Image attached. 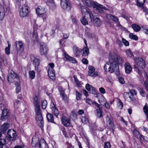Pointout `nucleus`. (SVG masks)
<instances>
[{"label": "nucleus", "mask_w": 148, "mask_h": 148, "mask_svg": "<svg viewBox=\"0 0 148 148\" xmlns=\"http://www.w3.org/2000/svg\"><path fill=\"white\" fill-rule=\"evenodd\" d=\"M109 61L106 63L104 68L106 72L110 73L116 71L118 69V63H121L122 59L114 51H111L109 53Z\"/></svg>", "instance_id": "obj_1"}, {"label": "nucleus", "mask_w": 148, "mask_h": 148, "mask_svg": "<svg viewBox=\"0 0 148 148\" xmlns=\"http://www.w3.org/2000/svg\"><path fill=\"white\" fill-rule=\"evenodd\" d=\"M82 15L84 16L81 18L80 21L82 24L86 25L88 23H91L92 22V13L89 10H87L85 6H83L81 3L79 4Z\"/></svg>", "instance_id": "obj_2"}, {"label": "nucleus", "mask_w": 148, "mask_h": 148, "mask_svg": "<svg viewBox=\"0 0 148 148\" xmlns=\"http://www.w3.org/2000/svg\"><path fill=\"white\" fill-rule=\"evenodd\" d=\"M10 10L8 2L3 1L0 3V21H2L5 14H8Z\"/></svg>", "instance_id": "obj_3"}, {"label": "nucleus", "mask_w": 148, "mask_h": 148, "mask_svg": "<svg viewBox=\"0 0 148 148\" xmlns=\"http://www.w3.org/2000/svg\"><path fill=\"white\" fill-rule=\"evenodd\" d=\"M35 111L36 113V121L37 124L41 127H43L44 121L42 116L40 106H34Z\"/></svg>", "instance_id": "obj_4"}, {"label": "nucleus", "mask_w": 148, "mask_h": 148, "mask_svg": "<svg viewBox=\"0 0 148 148\" xmlns=\"http://www.w3.org/2000/svg\"><path fill=\"white\" fill-rule=\"evenodd\" d=\"M136 64L134 65V69L138 73L141 74V70L145 67V61L142 58L136 59Z\"/></svg>", "instance_id": "obj_5"}, {"label": "nucleus", "mask_w": 148, "mask_h": 148, "mask_svg": "<svg viewBox=\"0 0 148 148\" xmlns=\"http://www.w3.org/2000/svg\"><path fill=\"white\" fill-rule=\"evenodd\" d=\"M29 8L27 4L23 5L21 8L19 7V14L20 16L24 18L28 16L29 15Z\"/></svg>", "instance_id": "obj_6"}, {"label": "nucleus", "mask_w": 148, "mask_h": 148, "mask_svg": "<svg viewBox=\"0 0 148 148\" xmlns=\"http://www.w3.org/2000/svg\"><path fill=\"white\" fill-rule=\"evenodd\" d=\"M8 80L9 82L20 81L19 77L13 71L11 70L8 75Z\"/></svg>", "instance_id": "obj_7"}, {"label": "nucleus", "mask_w": 148, "mask_h": 148, "mask_svg": "<svg viewBox=\"0 0 148 148\" xmlns=\"http://www.w3.org/2000/svg\"><path fill=\"white\" fill-rule=\"evenodd\" d=\"M34 140L35 141V139H33L32 143V146H38L39 148H48L47 144L44 139H40L39 143H37L36 142L35 143L34 142Z\"/></svg>", "instance_id": "obj_8"}, {"label": "nucleus", "mask_w": 148, "mask_h": 148, "mask_svg": "<svg viewBox=\"0 0 148 148\" xmlns=\"http://www.w3.org/2000/svg\"><path fill=\"white\" fill-rule=\"evenodd\" d=\"M17 136V133L14 129L9 130L7 134V139L10 141H13L15 140Z\"/></svg>", "instance_id": "obj_9"}, {"label": "nucleus", "mask_w": 148, "mask_h": 148, "mask_svg": "<svg viewBox=\"0 0 148 148\" xmlns=\"http://www.w3.org/2000/svg\"><path fill=\"white\" fill-rule=\"evenodd\" d=\"M62 8L66 11H69L71 9V4L69 0H61Z\"/></svg>", "instance_id": "obj_10"}, {"label": "nucleus", "mask_w": 148, "mask_h": 148, "mask_svg": "<svg viewBox=\"0 0 148 148\" xmlns=\"http://www.w3.org/2000/svg\"><path fill=\"white\" fill-rule=\"evenodd\" d=\"M48 50L47 46L46 44L43 42L40 43L39 49V52L40 55L43 56L46 55Z\"/></svg>", "instance_id": "obj_11"}, {"label": "nucleus", "mask_w": 148, "mask_h": 148, "mask_svg": "<svg viewBox=\"0 0 148 148\" xmlns=\"http://www.w3.org/2000/svg\"><path fill=\"white\" fill-rule=\"evenodd\" d=\"M31 59L33 62V64L34 66L35 70L38 71V66L40 63V60L36 58L34 55L33 54L31 55Z\"/></svg>", "instance_id": "obj_12"}, {"label": "nucleus", "mask_w": 148, "mask_h": 148, "mask_svg": "<svg viewBox=\"0 0 148 148\" xmlns=\"http://www.w3.org/2000/svg\"><path fill=\"white\" fill-rule=\"evenodd\" d=\"M89 70L88 71V75L92 77H94L98 76L99 75L97 72L95 71V69L93 66H89L88 68Z\"/></svg>", "instance_id": "obj_13"}, {"label": "nucleus", "mask_w": 148, "mask_h": 148, "mask_svg": "<svg viewBox=\"0 0 148 148\" xmlns=\"http://www.w3.org/2000/svg\"><path fill=\"white\" fill-rule=\"evenodd\" d=\"M83 3L87 6L94 8L97 7V3L92 0H82Z\"/></svg>", "instance_id": "obj_14"}, {"label": "nucleus", "mask_w": 148, "mask_h": 148, "mask_svg": "<svg viewBox=\"0 0 148 148\" xmlns=\"http://www.w3.org/2000/svg\"><path fill=\"white\" fill-rule=\"evenodd\" d=\"M56 103L54 100H52L50 104V107L52 110V113L55 116L57 117L59 114L58 110L56 107Z\"/></svg>", "instance_id": "obj_15"}, {"label": "nucleus", "mask_w": 148, "mask_h": 148, "mask_svg": "<svg viewBox=\"0 0 148 148\" xmlns=\"http://www.w3.org/2000/svg\"><path fill=\"white\" fill-rule=\"evenodd\" d=\"M62 51L63 53V56H64L65 57L67 60H68L70 62L73 63H76L77 61L75 59V58L70 56L66 53L65 50H63Z\"/></svg>", "instance_id": "obj_16"}, {"label": "nucleus", "mask_w": 148, "mask_h": 148, "mask_svg": "<svg viewBox=\"0 0 148 148\" xmlns=\"http://www.w3.org/2000/svg\"><path fill=\"white\" fill-rule=\"evenodd\" d=\"M9 110L7 108H4L2 111V115L1 117V119L4 121L8 118L9 115Z\"/></svg>", "instance_id": "obj_17"}, {"label": "nucleus", "mask_w": 148, "mask_h": 148, "mask_svg": "<svg viewBox=\"0 0 148 148\" xmlns=\"http://www.w3.org/2000/svg\"><path fill=\"white\" fill-rule=\"evenodd\" d=\"M36 10V13L39 16L45 14L46 12L45 8L41 6H38Z\"/></svg>", "instance_id": "obj_18"}, {"label": "nucleus", "mask_w": 148, "mask_h": 148, "mask_svg": "<svg viewBox=\"0 0 148 148\" xmlns=\"http://www.w3.org/2000/svg\"><path fill=\"white\" fill-rule=\"evenodd\" d=\"M125 73L126 74H130L132 71V68L130 63L128 62L125 63L124 65Z\"/></svg>", "instance_id": "obj_19"}, {"label": "nucleus", "mask_w": 148, "mask_h": 148, "mask_svg": "<svg viewBox=\"0 0 148 148\" xmlns=\"http://www.w3.org/2000/svg\"><path fill=\"white\" fill-rule=\"evenodd\" d=\"M62 124L65 126L69 127L71 125L70 119L65 116L62 117Z\"/></svg>", "instance_id": "obj_20"}, {"label": "nucleus", "mask_w": 148, "mask_h": 148, "mask_svg": "<svg viewBox=\"0 0 148 148\" xmlns=\"http://www.w3.org/2000/svg\"><path fill=\"white\" fill-rule=\"evenodd\" d=\"M59 90L62 99L64 101H66L68 97L67 95L65 93L64 90L62 88L60 87L59 88Z\"/></svg>", "instance_id": "obj_21"}, {"label": "nucleus", "mask_w": 148, "mask_h": 148, "mask_svg": "<svg viewBox=\"0 0 148 148\" xmlns=\"http://www.w3.org/2000/svg\"><path fill=\"white\" fill-rule=\"evenodd\" d=\"M92 21L95 26L98 27L101 25V22L98 18L94 16L92 14Z\"/></svg>", "instance_id": "obj_22"}, {"label": "nucleus", "mask_w": 148, "mask_h": 148, "mask_svg": "<svg viewBox=\"0 0 148 148\" xmlns=\"http://www.w3.org/2000/svg\"><path fill=\"white\" fill-rule=\"evenodd\" d=\"M97 6L94 8H96L97 10H98V12L100 13L103 12V10H108L107 9H106V7L103 5H100L98 3Z\"/></svg>", "instance_id": "obj_23"}, {"label": "nucleus", "mask_w": 148, "mask_h": 148, "mask_svg": "<svg viewBox=\"0 0 148 148\" xmlns=\"http://www.w3.org/2000/svg\"><path fill=\"white\" fill-rule=\"evenodd\" d=\"M46 3L51 8H55L56 5L53 0H44Z\"/></svg>", "instance_id": "obj_24"}, {"label": "nucleus", "mask_w": 148, "mask_h": 148, "mask_svg": "<svg viewBox=\"0 0 148 148\" xmlns=\"http://www.w3.org/2000/svg\"><path fill=\"white\" fill-rule=\"evenodd\" d=\"M106 121L107 124L110 125L112 128V130H114V125L113 123L111 121L110 118L108 116L106 117Z\"/></svg>", "instance_id": "obj_25"}, {"label": "nucleus", "mask_w": 148, "mask_h": 148, "mask_svg": "<svg viewBox=\"0 0 148 148\" xmlns=\"http://www.w3.org/2000/svg\"><path fill=\"white\" fill-rule=\"evenodd\" d=\"M81 52L82 53V55L83 56H88L89 53V50L87 47H84L81 50Z\"/></svg>", "instance_id": "obj_26"}, {"label": "nucleus", "mask_w": 148, "mask_h": 148, "mask_svg": "<svg viewBox=\"0 0 148 148\" xmlns=\"http://www.w3.org/2000/svg\"><path fill=\"white\" fill-rule=\"evenodd\" d=\"M48 74L49 77L52 79H55V71H48Z\"/></svg>", "instance_id": "obj_27"}, {"label": "nucleus", "mask_w": 148, "mask_h": 148, "mask_svg": "<svg viewBox=\"0 0 148 148\" xmlns=\"http://www.w3.org/2000/svg\"><path fill=\"white\" fill-rule=\"evenodd\" d=\"M124 97L125 99L128 101H130L132 100V97L131 96L129 92H125L124 93Z\"/></svg>", "instance_id": "obj_28"}, {"label": "nucleus", "mask_w": 148, "mask_h": 148, "mask_svg": "<svg viewBox=\"0 0 148 148\" xmlns=\"http://www.w3.org/2000/svg\"><path fill=\"white\" fill-rule=\"evenodd\" d=\"M98 101L101 105H103L104 103H106L107 100L103 96L101 95L99 97Z\"/></svg>", "instance_id": "obj_29"}, {"label": "nucleus", "mask_w": 148, "mask_h": 148, "mask_svg": "<svg viewBox=\"0 0 148 148\" xmlns=\"http://www.w3.org/2000/svg\"><path fill=\"white\" fill-rule=\"evenodd\" d=\"M47 117L48 121L55 123L54 121L53 116L52 114L50 113H48L47 114Z\"/></svg>", "instance_id": "obj_30"}, {"label": "nucleus", "mask_w": 148, "mask_h": 148, "mask_svg": "<svg viewBox=\"0 0 148 148\" xmlns=\"http://www.w3.org/2000/svg\"><path fill=\"white\" fill-rule=\"evenodd\" d=\"M15 84L16 87V92L17 93H18L21 91V90L20 81L18 82H16L15 83Z\"/></svg>", "instance_id": "obj_31"}, {"label": "nucleus", "mask_w": 148, "mask_h": 148, "mask_svg": "<svg viewBox=\"0 0 148 148\" xmlns=\"http://www.w3.org/2000/svg\"><path fill=\"white\" fill-rule=\"evenodd\" d=\"M8 128L9 125L5 123L1 126V130L2 132L5 133Z\"/></svg>", "instance_id": "obj_32"}, {"label": "nucleus", "mask_w": 148, "mask_h": 148, "mask_svg": "<svg viewBox=\"0 0 148 148\" xmlns=\"http://www.w3.org/2000/svg\"><path fill=\"white\" fill-rule=\"evenodd\" d=\"M39 99L38 97L37 96H35L33 98V103L34 106H39Z\"/></svg>", "instance_id": "obj_33"}, {"label": "nucleus", "mask_w": 148, "mask_h": 148, "mask_svg": "<svg viewBox=\"0 0 148 148\" xmlns=\"http://www.w3.org/2000/svg\"><path fill=\"white\" fill-rule=\"evenodd\" d=\"M107 17L108 18H110L113 21L118 22L119 21V19L115 16L110 14H108L107 15Z\"/></svg>", "instance_id": "obj_34"}, {"label": "nucleus", "mask_w": 148, "mask_h": 148, "mask_svg": "<svg viewBox=\"0 0 148 148\" xmlns=\"http://www.w3.org/2000/svg\"><path fill=\"white\" fill-rule=\"evenodd\" d=\"M132 27L134 30L136 32H138L140 31L141 29L140 27L135 24H132Z\"/></svg>", "instance_id": "obj_35"}, {"label": "nucleus", "mask_w": 148, "mask_h": 148, "mask_svg": "<svg viewBox=\"0 0 148 148\" xmlns=\"http://www.w3.org/2000/svg\"><path fill=\"white\" fill-rule=\"evenodd\" d=\"M73 49L75 54L76 56H78L79 54L80 50L76 46H73Z\"/></svg>", "instance_id": "obj_36"}, {"label": "nucleus", "mask_w": 148, "mask_h": 148, "mask_svg": "<svg viewBox=\"0 0 148 148\" xmlns=\"http://www.w3.org/2000/svg\"><path fill=\"white\" fill-rule=\"evenodd\" d=\"M145 0H137V5L140 7H142L145 3Z\"/></svg>", "instance_id": "obj_37"}, {"label": "nucleus", "mask_w": 148, "mask_h": 148, "mask_svg": "<svg viewBox=\"0 0 148 148\" xmlns=\"http://www.w3.org/2000/svg\"><path fill=\"white\" fill-rule=\"evenodd\" d=\"M8 47H6L5 49V51L6 54L7 55H9L10 53V47L11 45L9 43V41H8Z\"/></svg>", "instance_id": "obj_38"}, {"label": "nucleus", "mask_w": 148, "mask_h": 148, "mask_svg": "<svg viewBox=\"0 0 148 148\" xmlns=\"http://www.w3.org/2000/svg\"><path fill=\"white\" fill-rule=\"evenodd\" d=\"M143 110L144 112L146 115L147 120L148 121V107L147 106L145 105L143 108Z\"/></svg>", "instance_id": "obj_39"}, {"label": "nucleus", "mask_w": 148, "mask_h": 148, "mask_svg": "<svg viewBox=\"0 0 148 148\" xmlns=\"http://www.w3.org/2000/svg\"><path fill=\"white\" fill-rule=\"evenodd\" d=\"M82 121L84 124H88L89 122L88 117L86 116L83 117L82 118Z\"/></svg>", "instance_id": "obj_40"}, {"label": "nucleus", "mask_w": 148, "mask_h": 148, "mask_svg": "<svg viewBox=\"0 0 148 148\" xmlns=\"http://www.w3.org/2000/svg\"><path fill=\"white\" fill-rule=\"evenodd\" d=\"M29 77L32 79L34 78L35 75L34 71H30L29 72Z\"/></svg>", "instance_id": "obj_41"}, {"label": "nucleus", "mask_w": 148, "mask_h": 148, "mask_svg": "<svg viewBox=\"0 0 148 148\" xmlns=\"http://www.w3.org/2000/svg\"><path fill=\"white\" fill-rule=\"evenodd\" d=\"M76 99L77 100H80L82 97V94L79 92H78L77 90L75 91Z\"/></svg>", "instance_id": "obj_42"}, {"label": "nucleus", "mask_w": 148, "mask_h": 148, "mask_svg": "<svg viewBox=\"0 0 148 148\" xmlns=\"http://www.w3.org/2000/svg\"><path fill=\"white\" fill-rule=\"evenodd\" d=\"M117 106L119 109H121L123 106V104L120 99H119L117 101Z\"/></svg>", "instance_id": "obj_43"}, {"label": "nucleus", "mask_w": 148, "mask_h": 148, "mask_svg": "<svg viewBox=\"0 0 148 148\" xmlns=\"http://www.w3.org/2000/svg\"><path fill=\"white\" fill-rule=\"evenodd\" d=\"M97 116L99 117L103 116V112L100 109H97L96 110Z\"/></svg>", "instance_id": "obj_44"}, {"label": "nucleus", "mask_w": 148, "mask_h": 148, "mask_svg": "<svg viewBox=\"0 0 148 148\" xmlns=\"http://www.w3.org/2000/svg\"><path fill=\"white\" fill-rule=\"evenodd\" d=\"M15 44L16 45V46H17V44H18V45L19 46V48L20 49H23V42H22V41H16L15 42Z\"/></svg>", "instance_id": "obj_45"}, {"label": "nucleus", "mask_w": 148, "mask_h": 148, "mask_svg": "<svg viewBox=\"0 0 148 148\" xmlns=\"http://www.w3.org/2000/svg\"><path fill=\"white\" fill-rule=\"evenodd\" d=\"M129 37L130 38L134 39L136 40H138V36L136 35H133L132 33H130L129 34Z\"/></svg>", "instance_id": "obj_46"}, {"label": "nucleus", "mask_w": 148, "mask_h": 148, "mask_svg": "<svg viewBox=\"0 0 148 148\" xmlns=\"http://www.w3.org/2000/svg\"><path fill=\"white\" fill-rule=\"evenodd\" d=\"M47 105V102L46 100H43L41 102V106L44 109L46 108Z\"/></svg>", "instance_id": "obj_47"}, {"label": "nucleus", "mask_w": 148, "mask_h": 148, "mask_svg": "<svg viewBox=\"0 0 148 148\" xmlns=\"http://www.w3.org/2000/svg\"><path fill=\"white\" fill-rule=\"evenodd\" d=\"M126 53L127 55L129 57H132L133 56L132 53L130 49L127 50L126 51Z\"/></svg>", "instance_id": "obj_48"}, {"label": "nucleus", "mask_w": 148, "mask_h": 148, "mask_svg": "<svg viewBox=\"0 0 148 148\" xmlns=\"http://www.w3.org/2000/svg\"><path fill=\"white\" fill-rule=\"evenodd\" d=\"M75 81L76 82V84L78 87H81L82 84L81 82L77 79L75 78Z\"/></svg>", "instance_id": "obj_49"}, {"label": "nucleus", "mask_w": 148, "mask_h": 148, "mask_svg": "<svg viewBox=\"0 0 148 148\" xmlns=\"http://www.w3.org/2000/svg\"><path fill=\"white\" fill-rule=\"evenodd\" d=\"M54 67V64L53 63H50L49 64L48 66V71L51 70L54 71L53 68Z\"/></svg>", "instance_id": "obj_50"}, {"label": "nucleus", "mask_w": 148, "mask_h": 148, "mask_svg": "<svg viewBox=\"0 0 148 148\" xmlns=\"http://www.w3.org/2000/svg\"><path fill=\"white\" fill-rule=\"evenodd\" d=\"M122 42L124 44L125 46H128L129 45V44L128 41L126 40L124 38H122Z\"/></svg>", "instance_id": "obj_51"}, {"label": "nucleus", "mask_w": 148, "mask_h": 148, "mask_svg": "<svg viewBox=\"0 0 148 148\" xmlns=\"http://www.w3.org/2000/svg\"><path fill=\"white\" fill-rule=\"evenodd\" d=\"M89 91L91 93L93 94H96L97 93V91L96 89L93 87V88H91L90 90H89Z\"/></svg>", "instance_id": "obj_52"}, {"label": "nucleus", "mask_w": 148, "mask_h": 148, "mask_svg": "<svg viewBox=\"0 0 148 148\" xmlns=\"http://www.w3.org/2000/svg\"><path fill=\"white\" fill-rule=\"evenodd\" d=\"M6 141L5 139L4 138L0 139V145H3L5 143Z\"/></svg>", "instance_id": "obj_53"}, {"label": "nucleus", "mask_w": 148, "mask_h": 148, "mask_svg": "<svg viewBox=\"0 0 148 148\" xmlns=\"http://www.w3.org/2000/svg\"><path fill=\"white\" fill-rule=\"evenodd\" d=\"M86 102L90 105H91L94 103L93 101L90 98H87Z\"/></svg>", "instance_id": "obj_54"}, {"label": "nucleus", "mask_w": 148, "mask_h": 148, "mask_svg": "<svg viewBox=\"0 0 148 148\" xmlns=\"http://www.w3.org/2000/svg\"><path fill=\"white\" fill-rule=\"evenodd\" d=\"M119 82L121 84H124L125 83V81L124 80V78L122 77H119Z\"/></svg>", "instance_id": "obj_55"}, {"label": "nucleus", "mask_w": 148, "mask_h": 148, "mask_svg": "<svg viewBox=\"0 0 148 148\" xmlns=\"http://www.w3.org/2000/svg\"><path fill=\"white\" fill-rule=\"evenodd\" d=\"M104 148H110L111 145L110 143L106 142L104 143Z\"/></svg>", "instance_id": "obj_56"}, {"label": "nucleus", "mask_w": 148, "mask_h": 148, "mask_svg": "<svg viewBox=\"0 0 148 148\" xmlns=\"http://www.w3.org/2000/svg\"><path fill=\"white\" fill-rule=\"evenodd\" d=\"M139 91L141 95L144 97H145V96L146 94L145 91L143 89H140Z\"/></svg>", "instance_id": "obj_57"}, {"label": "nucleus", "mask_w": 148, "mask_h": 148, "mask_svg": "<svg viewBox=\"0 0 148 148\" xmlns=\"http://www.w3.org/2000/svg\"><path fill=\"white\" fill-rule=\"evenodd\" d=\"M86 88L88 91H89V90H90L91 88H93V87L89 84H86Z\"/></svg>", "instance_id": "obj_58"}, {"label": "nucleus", "mask_w": 148, "mask_h": 148, "mask_svg": "<svg viewBox=\"0 0 148 148\" xmlns=\"http://www.w3.org/2000/svg\"><path fill=\"white\" fill-rule=\"evenodd\" d=\"M136 91L134 90H130V94H131L132 96L136 95Z\"/></svg>", "instance_id": "obj_59"}, {"label": "nucleus", "mask_w": 148, "mask_h": 148, "mask_svg": "<svg viewBox=\"0 0 148 148\" xmlns=\"http://www.w3.org/2000/svg\"><path fill=\"white\" fill-rule=\"evenodd\" d=\"M94 105L96 108L100 109L101 108V106L96 102L94 103Z\"/></svg>", "instance_id": "obj_60"}, {"label": "nucleus", "mask_w": 148, "mask_h": 148, "mask_svg": "<svg viewBox=\"0 0 148 148\" xmlns=\"http://www.w3.org/2000/svg\"><path fill=\"white\" fill-rule=\"evenodd\" d=\"M134 134L137 137H139L140 135L139 133L137 130H134Z\"/></svg>", "instance_id": "obj_61"}, {"label": "nucleus", "mask_w": 148, "mask_h": 148, "mask_svg": "<svg viewBox=\"0 0 148 148\" xmlns=\"http://www.w3.org/2000/svg\"><path fill=\"white\" fill-rule=\"evenodd\" d=\"M103 105H104L106 108L107 109H110V106L109 104L107 103V101H106V103H104Z\"/></svg>", "instance_id": "obj_62"}, {"label": "nucleus", "mask_w": 148, "mask_h": 148, "mask_svg": "<svg viewBox=\"0 0 148 148\" xmlns=\"http://www.w3.org/2000/svg\"><path fill=\"white\" fill-rule=\"evenodd\" d=\"M62 131L63 132V134L65 137H68V136L66 134V132L65 129L64 128H63L62 129Z\"/></svg>", "instance_id": "obj_63"}, {"label": "nucleus", "mask_w": 148, "mask_h": 148, "mask_svg": "<svg viewBox=\"0 0 148 148\" xmlns=\"http://www.w3.org/2000/svg\"><path fill=\"white\" fill-rule=\"evenodd\" d=\"M144 86H145V89L147 90H148V82L147 81H145L144 82Z\"/></svg>", "instance_id": "obj_64"}]
</instances>
